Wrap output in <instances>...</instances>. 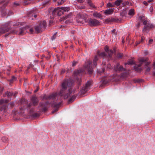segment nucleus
<instances>
[{
    "mask_svg": "<svg viewBox=\"0 0 155 155\" xmlns=\"http://www.w3.org/2000/svg\"><path fill=\"white\" fill-rule=\"evenodd\" d=\"M72 84L73 83L71 80H63L61 84V88L59 92L53 93L49 95L44 94L42 97V100L54 99L57 97L58 98L63 96L64 98H67L72 93Z\"/></svg>",
    "mask_w": 155,
    "mask_h": 155,
    "instance_id": "nucleus-1",
    "label": "nucleus"
},
{
    "mask_svg": "<svg viewBox=\"0 0 155 155\" xmlns=\"http://www.w3.org/2000/svg\"><path fill=\"white\" fill-rule=\"evenodd\" d=\"M19 23H13L12 21H9L6 22L2 25L0 28V34L5 33L7 32L10 31L11 33H17V31L12 29V25L14 26L18 25Z\"/></svg>",
    "mask_w": 155,
    "mask_h": 155,
    "instance_id": "nucleus-2",
    "label": "nucleus"
},
{
    "mask_svg": "<svg viewBox=\"0 0 155 155\" xmlns=\"http://www.w3.org/2000/svg\"><path fill=\"white\" fill-rule=\"evenodd\" d=\"M46 22L45 21L40 22V23L35 27V32L38 33L44 31L46 28Z\"/></svg>",
    "mask_w": 155,
    "mask_h": 155,
    "instance_id": "nucleus-3",
    "label": "nucleus"
},
{
    "mask_svg": "<svg viewBox=\"0 0 155 155\" xmlns=\"http://www.w3.org/2000/svg\"><path fill=\"white\" fill-rule=\"evenodd\" d=\"M86 23L91 26H97L100 24V21L95 19L88 18L85 20Z\"/></svg>",
    "mask_w": 155,
    "mask_h": 155,
    "instance_id": "nucleus-4",
    "label": "nucleus"
},
{
    "mask_svg": "<svg viewBox=\"0 0 155 155\" xmlns=\"http://www.w3.org/2000/svg\"><path fill=\"white\" fill-rule=\"evenodd\" d=\"M49 12V14L50 15L52 14L53 16H55L56 14L58 16H60L62 14H64L60 7L55 8L52 11L50 10Z\"/></svg>",
    "mask_w": 155,
    "mask_h": 155,
    "instance_id": "nucleus-5",
    "label": "nucleus"
},
{
    "mask_svg": "<svg viewBox=\"0 0 155 155\" xmlns=\"http://www.w3.org/2000/svg\"><path fill=\"white\" fill-rule=\"evenodd\" d=\"M76 21L77 22L80 24H83L84 22L86 23L85 20L87 19V18H86L84 15H82L80 13H78L77 14Z\"/></svg>",
    "mask_w": 155,
    "mask_h": 155,
    "instance_id": "nucleus-6",
    "label": "nucleus"
},
{
    "mask_svg": "<svg viewBox=\"0 0 155 155\" xmlns=\"http://www.w3.org/2000/svg\"><path fill=\"white\" fill-rule=\"evenodd\" d=\"M91 65L92 62L90 60L87 61L85 64V67L87 70L89 74H91L93 71Z\"/></svg>",
    "mask_w": 155,
    "mask_h": 155,
    "instance_id": "nucleus-7",
    "label": "nucleus"
},
{
    "mask_svg": "<svg viewBox=\"0 0 155 155\" xmlns=\"http://www.w3.org/2000/svg\"><path fill=\"white\" fill-rule=\"evenodd\" d=\"M154 26L152 24H148L147 25H145L143 28L142 31L143 33H148L151 28H153Z\"/></svg>",
    "mask_w": 155,
    "mask_h": 155,
    "instance_id": "nucleus-8",
    "label": "nucleus"
},
{
    "mask_svg": "<svg viewBox=\"0 0 155 155\" xmlns=\"http://www.w3.org/2000/svg\"><path fill=\"white\" fill-rule=\"evenodd\" d=\"M62 101H60L59 102H58L57 101H55L52 104V106L55 108L53 110L51 113H54L55 112L58 110V108L60 106L61 104L62 103Z\"/></svg>",
    "mask_w": 155,
    "mask_h": 155,
    "instance_id": "nucleus-9",
    "label": "nucleus"
},
{
    "mask_svg": "<svg viewBox=\"0 0 155 155\" xmlns=\"http://www.w3.org/2000/svg\"><path fill=\"white\" fill-rule=\"evenodd\" d=\"M1 13L2 16L5 17V16H8L13 14V12L9 10L5 9L1 11Z\"/></svg>",
    "mask_w": 155,
    "mask_h": 155,
    "instance_id": "nucleus-10",
    "label": "nucleus"
},
{
    "mask_svg": "<svg viewBox=\"0 0 155 155\" xmlns=\"http://www.w3.org/2000/svg\"><path fill=\"white\" fill-rule=\"evenodd\" d=\"M114 70L115 71L120 72L122 71H125L126 69L123 68V66L121 65H120V64L117 63L116 65L114 66Z\"/></svg>",
    "mask_w": 155,
    "mask_h": 155,
    "instance_id": "nucleus-11",
    "label": "nucleus"
},
{
    "mask_svg": "<svg viewBox=\"0 0 155 155\" xmlns=\"http://www.w3.org/2000/svg\"><path fill=\"white\" fill-rule=\"evenodd\" d=\"M37 16V15L35 14L33 10L30 11L27 14V17L28 19L31 20H34V18H35Z\"/></svg>",
    "mask_w": 155,
    "mask_h": 155,
    "instance_id": "nucleus-12",
    "label": "nucleus"
},
{
    "mask_svg": "<svg viewBox=\"0 0 155 155\" xmlns=\"http://www.w3.org/2000/svg\"><path fill=\"white\" fill-rule=\"evenodd\" d=\"M31 100L32 102V104L34 106L38 104V100L35 95H33L32 97Z\"/></svg>",
    "mask_w": 155,
    "mask_h": 155,
    "instance_id": "nucleus-13",
    "label": "nucleus"
},
{
    "mask_svg": "<svg viewBox=\"0 0 155 155\" xmlns=\"http://www.w3.org/2000/svg\"><path fill=\"white\" fill-rule=\"evenodd\" d=\"M88 89V88L84 86L81 88L79 94L81 95L84 94L87 92Z\"/></svg>",
    "mask_w": 155,
    "mask_h": 155,
    "instance_id": "nucleus-14",
    "label": "nucleus"
},
{
    "mask_svg": "<svg viewBox=\"0 0 155 155\" xmlns=\"http://www.w3.org/2000/svg\"><path fill=\"white\" fill-rule=\"evenodd\" d=\"M105 51L108 53V57L109 58H110L111 57V55L113 53V51L112 50L110 51H108V47L106 46L104 48Z\"/></svg>",
    "mask_w": 155,
    "mask_h": 155,
    "instance_id": "nucleus-15",
    "label": "nucleus"
},
{
    "mask_svg": "<svg viewBox=\"0 0 155 155\" xmlns=\"http://www.w3.org/2000/svg\"><path fill=\"white\" fill-rule=\"evenodd\" d=\"M114 11V8H110L106 10L104 12V13L106 15H109L111 14Z\"/></svg>",
    "mask_w": 155,
    "mask_h": 155,
    "instance_id": "nucleus-16",
    "label": "nucleus"
},
{
    "mask_svg": "<svg viewBox=\"0 0 155 155\" xmlns=\"http://www.w3.org/2000/svg\"><path fill=\"white\" fill-rule=\"evenodd\" d=\"M139 18L143 22L144 25H146L147 24V18L144 16L141 15L139 16Z\"/></svg>",
    "mask_w": 155,
    "mask_h": 155,
    "instance_id": "nucleus-17",
    "label": "nucleus"
},
{
    "mask_svg": "<svg viewBox=\"0 0 155 155\" xmlns=\"http://www.w3.org/2000/svg\"><path fill=\"white\" fill-rule=\"evenodd\" d=\"M142 65V64L140 63L134 66V69L137 72H140L142 70V69L140 67Z\"/></svg>",
    "mask_w": 155,
    "mask_h": 155,
    "instance_id": "nucleus-18",
    "label": "nucleus"
},
{
    "mask_svg": "<svg viewBox=\"0 0 155 155\" xmlns=\"http://www.w3.org/2000/svg\"><path fill=\"white\" fill-rule=\"evenodd\" d=\"M33 108H32L29 111L30 113L31 114V116L33 118H36L39 117V114L36 113H33Z\"/></svg>",
    "mask_w": 155,
    "mask_h": 155,
    "instance_id": "nucleus-19",
    "label": "nucleus"
},
{
    "mask_svg": "<svg viewBox=\"0 0 155 155\" xmlns=\"http://www.w3.org/2000/svg\"><path fill=\"white\" fill-rule=\"evenodd\" d=\"M93 15L96 18H99L101 19L102 18V16L101 14L97 12H94L93 13Z\"/></svg>",
    "mask_w": 155,
    "mask_h": 155,
    "instance_id": "nucleus-20",
    "label": "nucleus"
},
{
    "mask_svg": "<svg viewBox=\"0 0 155 155\" xmlns=\"http://www.w3.org/2000/svg\"><path fill=\"white\" fill-rule=\"evenodd\" d=\"M25 27H23L19 28L18 31V35H21L24 34V31L25 30Z\"/></svg>",
    "mask_w": 155,
    "mask_h": 155,
    "instance_id": "nucleus-21",
    "label": "nucleus"
},
{
    "mask_svg": "<svg viewBox=\"0 0 155 155\" xmlns=\"http://www.w3.org/2000/svg\"><path fill=\"white\" fill-rule=\"evenodd\" d=\"M83 70L82 69H80L78 70H75L74 71L75 75H77L82 72Z\"/></svg>",
    "mask_w": 155,
    "mask_h": 155,
    "instance_id": "nucleus-22",
    "label": "nucleus"
},
{
    "mask_svg": "<svg viewBox=\"0 0 155 155\" xmlns=\"http://www.w3.org/2000/svg\"><path fill=\"white\" fill-rule=\"evenodd\" d=\"M123 2V0H117L114 3V5L116 6L117 7L118 6L120 5V4Z\"/></svg>",
    "mask_w": 155,
    "mask_h": 155,
    "instance_id": "nucleus-23",
    "label": "nucleus"
},
{
    "mask_svg": "<svg viewBox=\"0 0 155 155\" xmlns=\"http://www.w3.org/2000/svg\"><path fill=\"white\" fill-rule=\"evenodd\" d=\"M98 60V58H97V55L95 56L94 59L93 60V63L94 65V66L95 67L96 66V65H97V61Z\"/></svg>",
    "mask_w": 155,
    "mask_h": 155,
    "instance_id": "nucleus-24",
    "label": "nucleus"
},
{
    "mask_svg": "<svg viewBox=\"0 0 155 155\" xmlns=\"http://www.w3.org/2000/svg\"><path fill=\"white\" fill-rule=\"evenodd\" d=\"M97 54L99 56H101L103 57H106V56H108V55H107L104 52H102L101 53L98 51L97 52Z\"/></svg>",
    "mask_w": 155,
    "mask_h": 155,
    "instance_id": "nucleus-25",
    "label": "nucleus"
},
{
    "mask_svg": "<svg viewBox=\"0 0 155 155\" xmlns=\"http://www.w3.org/2000/svg\"><path fill=\"white\" fill-rule=\"evenodd\" d=\"M76 98V96L75 95H73L68 100V103H70L73 102Z\"/></svg>",
    "mask_w": 155,
    "mask_h": 155,
    "instance_id": "nucleus-26",
    "label": "nucleus"
},
{
    "mask_svg": "<svg viewBox=\"0 0 155 155\" xmlns=\"http://www.w3.org/2000/svg\"><path fill=\"white\" fill-rule=\"evenodd\" d=\"M61 9L62 10L63 12H68L70 10V8L69 7H62L61 8Z\"/></svg>",
    "mask_w": 155,
    "mask_h": 155,
    "instance_id": "nucleus-27",
    "label": "nucleus"
},
{
    "mask_svg": "<svg viewBox=\"0 0 155 155\" xmlns=\"http://www.w3.org/2000/svg\"><path fill=\"white\" fill-rule=\"evenodd\" d=\"M5 96H7L8 97H11L13 95V93L11 92L7 91L5 93Z\"/></svg>",
    "mask_w": 155,
    "mask_h": 155,
    "instance_id": "nucleus-28",
    "label": "nucleus"
},
{
    "mask_svg": "<svg viewBox=\"0 0 155 155\" xmlns=\"http://www.w3.org/2000/svg\"><path fill=\"white\" fill-rule=\"evenodd\" d=\"M49 104V101H47L45 103H44L43 102H41L40 103L39 105L41 107H43V106H45L48 105Z\"/></svg>",
    "mask_w": 155,
    "mask_h": 155,
    "instance_id": "nucleus-29",
    "label": "nucleus"
},
{
    "mask_svg": "<svg viewBox=\"0 0 155 155\" xmlns=\"http://www.w3.org/2000/svg\"><path fill=\"white\" fill-rule=\"evenodd\" d=\"M127 76V73L126 72H124L122 73L120 75V78L122 79H124Z\"/></svg>",
    "mask_w": 155,
    "mask_h": 155,
    "instance_id": "nucleus-30",
    "label": "nucleus"
},
{
    "mask_svg": "<svg viewBox=\"0 0 155 155\" xmlns=\"http://www.w3.org/2000/svg\"><path fill=\"white\" fill-rule=\"evenodd\" d=\"M128 14L130 16H133L134 15V9L132 8L130 9L128 11Z\"/></svg>",
    "mask_w": 155,
    "mask_h": 155,
    "instance_id": "nucleus-31",
    "label": "nucleus"
},
{
    "mask_svg": "<svg viewBox=\"0 0 155 155\" xmlns=\"http://www.w3.org/2000/svg\"><path fill=\"white\" fill-rule=\"evenodd\" d=\"M92 81H88L87 82V83L85 85V87L88 88V89L89 88V87L90 86V85L91 84Z\"/></svg>",
    "mask_w": 155,
    "mask_h": 155,
    "instance_id": "nucleus-32",
    "label": "nucleus"
},
{
    "mask_svg": "<svg viewBox=\"0 0 155 155\" xmlns=\"http://www.w3.org/2000/svg\"><path fill=\"white\" fill-rule=\"evenodd\" d=\"M114 3L109 2L107 3V7H114Z\"/></svg>",
    "mask_w": 155,
    "mask_h": 155,
    "instance_id": "nucleus-33",
    "label": "nucleus"
},
{
    "mask_svg": "<svg viewBox=\"0 0 155 155\" xmlns=\"http://www.w3.org/2000/svg\"><path fill=\"white\" fill-rule=\"evenodd\" d=\"M2 140L3 142L5 143H6L8 141L7 138L5 137H3L2 138Z\"/></svg>",
    "mask_w": 155,
    "mask_h": 155,
    "instance_id": "nucleus-34",
    "label": "nucleus"
},
{
    "mask_svg": "<svg viewBox=\"0 0 155 155\" xmlns=\"http://www.w3.org/2000/svg\"><path fill=\"white\" fill-rule=\"evenodd\" d=\"M147 59L143 58H141L139 60V63H140L142 64V63L143 62H146L147 61Z\"/></svg>",
    "mask_w": 155,
    "mask_h": 155,
    "instance_id": "nucleus-35",
    "label": "nucleus"
},
{
    "mask_svg": "<svg viewBox=\"0 0 155 155\" xmlns=\"http://www.w3.org/2000/svg\"><path fill=\"white\" fill-rule=\"evenodd\" d=\"M134 64V61L132 60H130L127 63H126L125 64H128L129 65H132Z\"/></svg>",
    "mask_w": 155,
    "mask_h": 155,
    "instance_id": "nucleus-36",
    "label": "nucleus"
},
{
    "mask_svg": "<svg viewBox=\"0 0 155 155\" xmlns=\"http://www.w3.org/2000/svg\"><path fill=\"white\" fill-rule=\"evenodd\" d=\"M50 1V0H47L43 2L41 4V5L42 6H45Z\"/></svg>",
    "mask_w": 155,
    "mask_h": 155,
    "instance_id": "nucleus-37",
    "label": "nucleus"
},
{
    "mask_svg": "<svg viewBox=\"0 0 155 155\" xmlns=\"http://www.w3.org/2000/svg\"><path fill=\"white\" fill-rule=\"evenodd\" d=\"M7 102V100L6 99H1L0 100V104H2Z\"/></svg>",
    "mask_w": 155,
    "mask_h": 155,
    "instance_id": "nucleus-38",
    "label": "nucleus"
},
{
    "mask_svg": "<svg viewBox=\"0 0 155 155\" xmlns=\"http://www.w3.org/2000/svg\"><path fill=\"white\" fill-rule=\"evenodd\" d=\"M65 0H61L58 2L57 5H59L62 4L64 2Z\"/></svg>",
    "mask_w": 155,
    "mask_h": 155,
    "instance_id": "nucleus-39",
    "label": "nucleus"
},
{
    "mask_svg": "<svg viewBox=\"0 0 155 155\" xmlns=\"http://www.w3.org/2000/svg\"><path fill=\"white\" fill-rule=\"evenodd\" d=\"M111 21V18H107L105 19V22L106 23H108Z\"/></svg>",
    "mask_w": 155,
    "mask_h": 155,
    "instance_id": "nucleus-40",
    "label": "nucleus"
},
{
    "mask_svg": "<svg viewBox=\"0 0 155 155\" xmlns=\"http://www.w3.org/2000/svg\"><path fill=\"white\" fill-rule=\"evenodd\" d=\"M33 105V104L31 103H30L28 104L27 106V108H28V110H29L30 111V110H30V107Z\"/></svg>",
    "mask_w": 155,
    "mask_h": 155,
    "instance_id": "nucleus-41",
    "label": "nucleus"
},
{
    "mask_svg": "<svg viewBox=\"0 0 155 155\" xmlns=\"http://www.w3.org/2000/svg\"><path fill=\"white\" fill-rule=\"evenodd\" d=\"M16 80V78L14 76H12L11 79L10 80V82H12L13 81H15Z\"/></svg>",
    "mask_w": 155,
    "mask_h": 155,
    "instance_id": "nucleus-42",
    "label": "nucleus"
},
{
    "mask_svg": "<svg viewBox=\"0 0 155 155\" xmlns=\"http://www.w3.org/2000/svg\"><path fill=\"white\" fill-rule=\"evenodd\" d=\"M153 75L155 76V61H154L153 64Z\"/></svg>",
    "mask_w": 155,
    "mask_h": 155,
    "instance_id": "nucleus-43",
    "label": "nucleus"
},
{
    "mask_svg": "<svg viewBox=\"0 0 155 155\" xmlns=\"http://www.w3.org/2000/svg\"><path fill=\"white\" fill-rule=\"evenodd\" d=\"M129 4V2L128 1H125L124 2H123L122 3V5L123 6H125L127 5H128Z\"/></svg>",
    "mask_w": 155,
    "mask_h": 155,
    "instance_id": "nucleus-44",
    "label": "nucleus"
},
{
    "mask_svg": "<svg viewBox=\"0 0 155 155\" xmlns=\"http://www.w3.org/2000/svg\"><path fill=\"white\" fill-rule=\"evenodd\" d=\"M69 17V15H67V16H66V17H62L60 19V21H62L63 20H65V19Z\"/></svg>",
    "mask_w": 155,
    "mask_h": 155,
    "instance_id": "nucleus-45",
    "label": "nucleus"
},
{
    "mask_svg": "<svg viewBox=\"0 0 155 155\" xmlns=\"http://www.w3.org/2000/svg\"><path fill=\"white\" fill-rule=\"evenodd\" d=\"M92 8H95V7L94 5L91 2L88 4Z\"/></svg>",
    "mask_w": 155,
    "mask_h": 155,
    "instance_id": "nucleus-46",
    "label": "nucleus"
},
{
    "mask_svg": "<svg viewBox=\"0 0 155 155\" xmlns=\"http://www.w3.org/2000/svg\"><path fill=\"white\" fill-rule=\"evenodd\" d=\"M111 21H117L119 20V19L114 18H111Z\"/></svg>",
    "mask_w": 155,
    "mask_h": 155,
    "instance_id": "nucleus-47",
    "label": "nucleus"
},
{
    "mask_svg": "<svg viewBox=\"0 0 155 155\" xmlns=\"http://www.w3.org/2000/svg\"><path fill=\"white\" fill-rule=\"evenodd\" d=\"M47 109L45 106L42 108L41 109L42 111L43 112H45L47 111Z\"/></svg>",
    "mask_w": 155,
    "mask_h": 155,
    "instance_id": "nucleus-48",
    "label": "nucleus"
},
{
    "mask_svg": "<svg viewBox=\"0 0 155 155\" xmlns=\"http://www.w3.org/2000/svg\"><path fill=\"white\" fill-rule=\"evenodd\" d=\"M123 56V54L120 53H118L117 54V57L118 58H121Z\"/></svg>",
    "mask_w": 155,
    "mask_h": 155,
    "instance_id": "nucleus-49",
    "label": "nucleus"
},
{
    "mask_svg": "<svg viewBox=\"0 0 155 155\" xmlns=\"http://www.w3.org/2000/svg\"><path fill=\"white\" fill-rule=\"evenodd\" d=\"M64 22L66 24H68L71 23V21L69 20H67L65 21Z\"/></svg>",
    "mask_w": 155,
    "mask_h": 155,
    "instance_id": "nucleus-50",
    "label": "nucleus"
},
{
    "mask_svg": "<svg viewBox=\"0 0 155 155\" xmlns=\"http://www.w3.org/2000/svg\"><path fill=\"white\" fill-rule=\"evenodd\" d=\"M57 33V32L55 33V34H54V35L51 37V39L53 40L55 39V35Z\"/></svg>",
    "mask_w": 155,
    "mask_h": 155,
    "instance_id": "nucleus-51",
    "label": "nucleus"
},
{
    "mask_svg": "<svg viewBox=\"0 0 155 155\" xmlns=\"http://www.w3.org/2000/svg\"><path fill=\"white\" fill-rule=\"evenodd\" d=\"M145 68H146V71L147 72H149L150 70V67H145Z\"/></svg>",
    "mask_w": 155,
    "mask_h": 155,
    "instance_id": "nucleus-52",
    "label": "nucleus"
},
{
    "mask_svg": "<svg viewBox=\"0 0 155 155\" xmlns=\"http://www.w3.org/2000/svg\"><path fill=\"white\" fill-rule=\"evenodd\" d=\"M143 81V80L142 79H138L136 80V82H141Z\"/></svg>",
    "mask_w": 155,
    "mask_h": 155,
    "instance_id": "nucleus-53",
    "label": "nucleus"
},
{
    "mask_svg": "<svg viewBox=\"0 0 155 155\" xmlns=\"http://www.w3.org/2000/svg\"><path fill=\"white\" fill-rule=\"evenodd\" d=\"M13 5H14V6H17L19 5V4L18 3L14 2L13 3Z\"/></svg>",
    "mask_w": 155,
    "mask_h": 155,
    "instance_id": "nucleus-54",
    "label": "nucleus"
},
{
    "mask_svg": "<svg viewBox=\"0 0 155 155\" xmlns=\"http://www.w3.org/2000/svg\"><path fill=\"white\" fill-rule=\"evenodd\" d=\"M77 62L76 61H73L72 64V66H74L76 65V64L77 63Z\"/></svg>",
    "mask_w": 155,
    "mask_h": 155,
    "instance_id": "nucleus-55",
    "label": "nucleus"
},
{
    "mask_svg": "<svg viewBox=\"0 0 155 155\" xmlns=\"http://www.w3.org/2000/svg\"><path fill=\"white\" fill-rule=\"evenodd\" d=\"M150 64V62H146L145 64V66H147L149 65Z\"/></svg>",
    "mask_w": 155,
    "mask_h": 155,
    "instance_id": "nucleus-56",
    "label": "nucleus"
},
{
    "mask_svg": "<svg viewBox=\"0 0 155 155\" xmlns=\"http://www.w3.org/2000/svg\"><path fill=\"white\" fill-rule=\"evenodd\" d=\"M85 1V0H77V1L80 3H83Z\"/></svg>",
    "mask_w": 155,
    "mask_h": 155,
    "instance_id": "nucleus-57",
    "label": "nucleus"
},
{
    "mask_svg": "<svg viewBox=\"0 0 155 155\" xmlns=\"http://www.w3.org/2000/svg\"><path fill=\"white\" fill-rule=\"evenodd\" d=\"M6 106H5V105L3 106L2 108L1 109V110H5L6 108Z\"/></svg>",
    "mask_w": 155,
    "mask_h": 155,
    "instance_id": "nucleus-58",
    "label": "nucleus"
},
{
    "mask_svg": "<svg viewBox=\"0 0 155 155\" xmlns=\"http://www.w3.org/2000/svg\"><path fill=\"white\" fill-rule=\"evenodd\" d=\"M115 31H116L115 29H114L111 32L112 33H114L115 35H116L117 33L115 32Z\"/></svg>",
    "mask_w": 155,
    "mask_h": 155,
    "instance_id": "nucleus-59",
    "label": "nucleus"
},
{
    "mask_svg": "<svg viewBox=\"0 0 155 155\" xmlns=\"http://www.w3.org/2000/svg\"><path fill=\"white\" fill-rule=\"evenodd\" d=\"M8 33H6V34H5V37H7L8 36V35L10 34V33H11L10 32V31H9V32H8Z\"/></svg>",
    "mask_w": 155,
    "mask_h": 155,
    "instance_id": "nucleus-60",
    "label": "nucleus"
},
{
    "mask_svg": "<svg viewBox=\"0 0 155 155\" xmlns=\"http://www.w3.org/2000/svg\"><path fill=\"white\" fill-rule=\"evenodd\" d=\"M29 31L31 33H33V30L32 28H30L29 29Z\"/></svg>",
    "mask_w": 155,
    "mask_h": 155,
    "instance_id": "nucleus-61",
    "label": "nucleus"
},
{
    "mask_svg": "<svg viewBox=\"0 0 155 155\" xmlns=\"http://www.w3.org/2000/svg\"><path fill=\"white\" fill-rule=\"evenodd\" d=\"M143 4L147 6L148 5V4L147 2L145 1L143 2Z\"/></svg>",
    "mask_w": 155,
    "mask_h": 155,
    "instance_id": "nucleus-62",
    "label": "nucleus"
},
{
    "mask_svg": "<svg viewBox=\"0 0 155 155\" xmlns=\"http://www.w3.org/2000/svg\"><path fill=\"white\" fill-rule=\"evenodd\" d=\"M102 71H101V72H100V73H104L105 71V68H102Z\"/></svg>",
    "mask_w": 155,
    "mask_h": 155,
    "instance_id": "nucleus-63",
    "label": "nucleus"
},
{
    "mask_svg": "<svg viewBox=\"0 0 155 155\" xmlns=\"http://www.w3.org/2000/svg\"><path fill=\"white\" fill-rule=\"evenodd\" d=\"M150 12H152L153 11V8L152 7H151L150 8Z\"/></svg>",
    "mask_w": 155,
    "mask_h": 155,
    "instance_id": "nucleus-64",
    "label": "nucleus"
}]
</instances>
